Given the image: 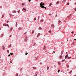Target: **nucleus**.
<instances>
[{
	"mask_svg": "<svg viewBox=\"0 0 76 76\" xmlns=\"http://www.w3.org/2000/svg\"><path fill=\"white\" fill-rule=\"evenodd\" d=\"M36 44V43H34V44H33V46H35V45Z\"/></svg>",
	"mask_w": 76,
	"mask_h": 76,
	"instance_id": "19",
	"label": "nucleus"
},
{
	"mask_svg": "<svg viewBox=\"0 0 76 76\" xmlns=\"http://www.w3.org/2000/svg\"><path fill=\"white\" fill-rule=\"evenodd\" d=\"M58 22L59 23H60V22H61V21H60V20H59Z\"/></svg>",
	"mask_w": 76,
	"mask_h": 76,
	"instance_id": "31",
	"label": "nucleus"
},
{
	"mask_svg": "<svg viewBox=\"0 0 76 76\" xmlns=\"http://www.w3.org/2000/svg\"><path fill=\"white\" fill-rule=\"evenodd\" d=\"M67 41H68V39H67Z\"/></svg>",
	"mask_w": 76,
	"mask_h": 76,
	"instance_id": "64",
	"label": "nucleus"
},
{
	"mask_svg": "<svg viewBox=\"0 0 76 76\" xmlns=\"http://www.w3.org/2000/svg\"><path fill=\"white\" fill-rule=\"evenodd\" d=\"M74 76H76V75H74Z\"/></svg>",
	"mask_w": 76,
	"mask_h": 76,
	"instance_id": "62",
	"label": "nucleus"
},
{
	"mask_svg": "<svg viewBox=\"0 0 76 76\" xmlns=\"http://www.w3.org/2000/svg\"><path fill=\"white\" fill-rule=\"evenodd\" d=\"M37 76V74H36V75H34V76Z\"/></svg>",
	"mask_w": 76,
	"mask_h": 76,
	"instance_id": "37",
	"label": "nucleus"
},
{
	"mask_svg": "<svg viewBox=\"0 0 76 76\" xmlns=\"http://www.w3.org/2000/svg\"><path fill=\"white\" fill-rule=\"evenodd\" d=\"M34 68V69H36V67H33Z\"/></svg>",
	"mask_w": 76,
	"mask_h": 76,
	"instance_id": "35",
	"label": "nucleus"
},
{
	"mask_svg": "<svg viewBox=\"0 0 76 76\" xmlns=\"http://www.w3.org/2000/svg\"><path fill=\"white\" fill-rule=\"evenodd\" d=\"M69 70V69H67V70Z\"/></svg>",
	"mask_w": 76,
	"mask_h": 76,
	"instance_id": "57",
	"label": "nucleus"
},
{
	"mask_svg": "<svg viewBox=\"0 0 76 76\" xmlns=\"http://www.w3.org/2000/svg\"><path fill=\"white\" fill-rule=\"evenodd\" d=\"M49 32H50V33H51V31H49Z\"/></svg>",
	"mask_w": 76,
	"mask_h": 76,
	"instance_id": "43",
	"label": "nucleus"
},
{
	"mask_svg": "<svg viewBox=\"0 0 76 76\" xmlns=\"http://www.w3.org/2000/svg\"><path fill=\"white\" fill-rule=\"evenodd\" d=\"M71 58V57H69L68 58V59H70V58Z\"/></svg>",
	"mask_w": 76,
	"mask_h": 76,
	"instance_id": "28",
	"label": "nucleus"
},
{
	"mask_svg": "<svg viewBox=\"0 0 76 76\" xmlns=\"http://www.w3.org/2000/svg\"><path fill=\"white\" fill-rule=\"evenodd\" d=\"M74 35H75V34H74Z\"/></svg>",
	"mask_w": 76,
	"mask_h": 76,
	"instance_id": "63",
	"label": "nucleus"
},
{
	"mask_svg": "<svg viewBox=\"0 0 76 76\" xmlns=\"http://www.w3.org/2000/svg\"><path fill=\"white\" fill-rule=\"evenodd\" d=\"M72 72V71H71L70 72H69V74H71V73Z\"/></svg>",
	"mask_w": 76,
	"mask_h": 76,
	"instance_id": "26",
	"label": "nucleus"
},
{
	"mask_svg": "<svg viewBox=\"0 0 76 76\" xmlns=\"http://www.w3.org/2000/svg\"><path fill=\"white\" fill-rule=\"evenodd\" d=\"M62 54H63V53H62V52H61V55H62Z\"/></svg>",
	"mask_w": 76,
	"mask_h": 76,
	"instance_id": "47",
	"label": "nucleus"
},
{
	"mask_svg": "<svg viewBox=\"0 0 76 76\" xmlns=\"http://www.w3.org/2000/svg\"><path fill=\"white\" fill-rule=\"evenodd\" d=\"M75 4H76V2L75 3Z\"/></svg>",
	"mask_w": 76,
	"mask_h": 76,
	"instance_id": "58",
	"label": "nucleus"
},
{
	"mask_svg": "<svg viewBox=\"0 0 76 76\" xmlns=\"http://www.w3.org/2000/svg\"><path fill=\"white\" fill-rule=\"evenodd\" d=\"M10 55H12V56L13 54V53H10Z\"/></svg>",
	"mask_w": 76,
	"mask_h": 76,
	"instance_id": "24",
	"label": "nucleus"
},
{
	"mask_svg": "<svg viewBox=\"0 0 76 76\" xmlns=\"http://www.w3.org/2000/svg\"><path fill=\"white\" fill-rule=\"evenodd\" d=\"M61 27H62V26H60L59 28V29H61Z\"/></svg>",
	"mask_w": 76,
	"mask_h": 76,
	"instance_id": "18",
	"label": "nucleus"
},
{
	"mask_svg": "<svg viewBox=\"0 0 76 76\" xmlns=\"http://www.w3.org/2000/svg\"><path fill=\"white\" fill-rule=\"evenodd\" d=\"M3 26H7V24L6 23L4 24H3Z\"/></svg>",
	"mask_w": 76,
	"mask_h": 76,
	"instance_id": "5",
	"label": "nucleus"
},
{
	"mask_svg": "<svg viewBox=\"0 0 76 76\" xmlns=\"http://www.w3.org/2000/svg\"><path fill=\"white\" fill-rule=\"evenodd\" d=\"M2 37H3V34H2Z\"/></svg>",
	"mask_w": 76,
	"mask_h": 76,
	"instance_id": "52",
	"label": "nucleus"
},
{
	"mask_svg": "<svg viewBox=\"0 0 76 76\" xmlns=\"http://www.w3.org/2000/svg\"><path fill=\"white\" fill-rule=\"evenodd\" d=\"M11 36H12V35H11L10 36V37H11Z\"/></svg>",
	"mask_w": 76,
	"mask_h": 76,
	"instance_id": "51",
	"label": "nucleus"
},
{
	"mask_svg": "<svg viewBox=\"0 0 76 76\" xmlns=\"http://www.w3.org/2000/svg\"><path fill=\"white\" fill-rule=\"evenodd\" d=\"M70 18H71V17H70V16H68V18L69 19H70Z\"/></svg>",
	"mask_w": 76,
	"mask_h": 76,
	"instance_id": "25",
	"label": "nucleus"
},
{
	"mask_svg": "<svg viewBox=\"0 0 76 76\" xmlns=\"http://www.w3.org/2000/svg\"><path fill=\"white\" fill-rule=\"evenodd\" d=\"M43 5H44V4L42 3V2H41L40 4V7L41 8H45V7Z\"/></svg>",
	"mask_w": 76,
	"mask_h": 76,
	"instance_id": "1",
	"label": "nucleus"
},
{
	"mask_svg": "<svg viewBox=\"0 0 76 76\" xmlns=\"http://www.w3.org/2000/svg\"><path fill=\"white\" fill-rule=\"evenodd\" d=\"M18 13H19L20 12V10H19V11H18Z\"/></svg>",
	"mask_w": 76,
	"mask_h": 76,
	"instance_id": "32",
	"label": "nucleus"
},
{
	"mask_svg": "<svg viewBox=\"0 0 76 76\" xmlns=\"http://www.w3.org/2000/svg\"><path fill=\"white\" fill-rule=\"evenodd\" d=\"M58 63L59 65H60V64H61V63H60V61H58Z\"/></svg>",
	"mask_w": 76,
	"mask_h": 76,
	"instance_id": "6",
	"label": "nucleus"
},
{
	"mask_svg": "<svg viewBox=\"0 0 76 76\" xmlns=\"http://www.w3.org/2000/svg\"><path fill=\"white\" fill-rule=\"evenodd\" d=\"M10 62L11 63H12V61H11Z\"/></svg>",
	"mask_w": 76,
	"mask_h": 76,
	"instance_id": "39",
	"label": "nucleus"
},
{
	"mask_svg": "<svg viewBox=\"0 0 76 76\" xmlns=\"http://www.w3.org/2000/svg\"><path fill=\"white\" fill-rule=\"evenodd\" d=\"M65 57L66 59V58H67V57H68V54L66 55L65 56Z\"/></svg>",
	"mask_w": 76,
	"mask_h": 76,
	"instance_id": "3",
	"label": "nucleus"
},
{
	"mask_svg": "<svg viewBox=\"0 0 76 76\" xmlns=\"http://www.w3.org/2000/svg\"><path fill=\"white\" fill-rule=\"evenodd\" d=\"M45 48H46V47H45V46H44V50H45Z\"/></svg>",
	"mask_w": 76,
	"mask_h": 76,
	"instance_id": "10",
	"label": "nucleus"
},
{
	"mask_svg": "<svg viewBox=\"0 0 76 76\" xmlns=\"http://www.w3.org/2000/svg\"><path fill=\"white\" fill-rule=\"evenodd\" d=\"M9 46H10V47H11V45H10Z\"/></svg>",
	"mask_w": 76,
	"mask_h": 76,
	"instance_id": "48",
	"label": "nucleus"
},
{
	"mask_svg": "<svg viewBox=\"0 0 76 76\" xmlns=\"http://www.w3.org/2000/svg\"><path fill=\"white\" fill-rule=\"evenodd\" d=\"M24 10H25V11H26V9H25L24 8H23V9H22V10H23V11Z\"/></svg>",
	"mask_w": 76,
	"mask_h": 76,
	"instance_id": "21",
	"label": "nucleus"
},
{
	"mask_svg": "<svg viewBox=\"0 0 76 76\" xmlns=\"http://www.w3.org/2000/svg\"><path fill=\"white\" fill-rule=\"evenodd\" d=\"M39 35H40V33H39V34H38V36H39Z\"/></svg>",
	"mask_w": 76,
	"mask_h": 76,
	"instance_id": "41",
	"label": "nucleus"
},
{
	"mask_svg": "<svg viewBox=\"0 0 76 76\" xmlns=\"http://www.w3.org/2000/svg\"><path fill=\"white\" fill-rule=\"evenodd\" d=\"M16 76H18V74H16Z\"/></svg>",
	"mask_w": 76,
	"mask_h": 76,
	"instance_id": "34",
	"label": "nucleus"
},
{
	"mask_svg": "<svg viewBox=\"0 0 76 76\" xmlns=\"http://www.w3.org/2000/svg\"><path fill=\"white\" fill-rule=\"evenodd\" d=\"M17 26H18V22L16 23V24L15 25L16 27H17Z\"/></svg>",
	"mask_w": 76,
	"mask_h": 76,
	"instance_id": "11",
	"label": "nucleus"
},
{
	"mask_svg": "<svg viewBox=\"0 0 76 76\" xmlns=\"http://www.w3.org/2000/svg\"><path fill=\"white\" fill-rule=\"evenodd\" d=\"M60 70H59L58 71V73H59V72H60Z\"/></svg>",
	"mask_w": 76,
	"mask_h": 76,
	"instance_id": "29",
	"label": "nucleus"
},
{
	"mask_svg": "<svg viewBox=\"0 0 76 76\" xmlns=\"http://www.w3.org/2000/svg\"><path fill=\"white\" fill-rule=\"evenodd\" d=\"M57 15H56V17H57Z\"/></svg>",
	"mask_w": 76,
	"mask_h": 76,
	"instance_id": "53",
	"label": "nucleus"
},
{
	"mask_svg": "<svg viewBox=\"0 0 76 76\" xmlns=\"http://www.w3.org/2000/svg\"><path fill=\"white\" fill-rule=\"evenodd\" d=\"M34 20H36V18H34Z\"/></svg>",
	"mask_w": 76,
	"mask_h": 76,
	"instance_id": "30",
	"label": "nucleus"
},
{
	"mask_svg": "<svg viewBox=\"0 0 76 76\" xmlns=\"http://www.w3.org/2000/svg\"><path fill=\"white\" fill-rule=\"evenodd\" d=\"M12 29H13V28H12L11 29H10V31H12Z\"/></svg>",
	"mask_w": 76,
	"mask_h": 76,
	"instance_id": "23",
	"label": "nucleus"
},
{
	"mask_svg": "<svg viewBox=\"0 0 76 76\" xmlns=\"http://www.w3.org/2000/svg\"><path fill=\"white\" fill-rule=\"evenodd\" d=\"M69 15L71 16V14H70Z\"/></svg>",
	"mask_w": 76,
	"mask_h": 76,
	"instance_id": "60",
	"label": "nucleus"
},
{
	"mask_svg": "<svg viewBox=\"0 0 76 76\" xmlns=\"http://www.w3.org/2000/svg\"><path fill=\"white\" fill-rule=\"evenodd\" d=\"M10 55H8V57H10Z\"/></svg>",
	"mask_w": 76,
	"mask_h": 76,
	"instance_id": "46",
	"label": "nucleus"
},
{
	"mask_svg": "<svg viewBox=\"0 0 76 76\" xmlns=\"http://www.w3.org/2000/svg\"><path fill=\"white\" fill-rule=\"evenodd\" d=\"M31 0H28V1H29V2H30V1H31Z\"/></svg>",
	"mask_w": 76,
	"mask_h": 76,
	"instance_id": "50",
	"label": "nucleus"
},
{
	"mask_svg": "<svg viewBox=\"0 0 76 76\" xmlns=\"http://www.w3.org/2000/svg\"><path fill=\"white\" fill-rule=\"evenodd\" d=\"M3 50H4V48H5L4 47V46H3Z\"/></svg>",
	"mask_w": 76,
	"mask_h": 76,
	"instance_id": "33",
	"label": "nucleus"
},
{
	"mask_svg": "<svg viewBox=\"0 0 76 76\" xmlns=\"http://www.w3.org/2000/svg\"><path fill=\"white\" fill-rule=\"evenodd\" d=\"M52 27H53V28H54V24H52L51 25Z\"/></svg>",
	"mask_w": 76,
	"mask_h": 76,
	"instance_id": "7",
	"label": "nucleus"
},
{
	"mask_svg": "<svg viewBox=\"0 0 76 76\" xmlns=\"http://www.w3.org/2000/svg\"><path fill=\"white\" fill-rule=\"evenodd\" d=\"M75 11H76V8H75Z\"/></svg>",
	"mask_w": 76,
	"mask_h": 76,
	"instance_id": "49",
	"label": "nucleus"
},
{
	"mask_svg": "<svg viewBox=\"0 0 76 76\" xmlns=\"http://www.w3.org/2000/svg\"><path fill=\"white\" fill-rule=\"evenodd\" d=\"M73 33H74L73 32V31H72V34H73Z\"/></svg>",
	"mask_w": 76,
	"mask_h": 76,
	"instance_id": "45",
	"label": "nucleus"
},
{
	"mask_svg": "<svg viewBox=\"0 0 76 76\" xmlns=\"http://www.w3.org/2000/svg\"><path fill=\"white\" fill-rule=\"evenodd\" d=\"M41 22H44V19H42L41 20Z\"/></svg>",
	"mask_w": 76,
	"mask_h": 76,
	"instance_id": "12",
	"label": "nucleus"
},
{
	"mask_svg": "<svg viewBox=\"0 0 76 76\" xmlns=\"http://www.w3.org/2000/svg\"><path fill=\"white\" fill-rule=\"evenodd\" d=\"M4 15H3L2 16V18H4Z\"/></svg>",
	"mask_w": 76,
	"mask_h": 76,
	"instance_id": "15",
	"label": "nucleus"
},
{
	"mask_svg": "<svg viewBox=\"0 0 76 76\" xmlns=\"http://www.w3.org/2000/svg\"><path fill=\"white\" fill-rule=\"evenodd\" d=\"M49 15H51V14H49Z\"/></svg>",
	"mask_w": 76,
	"mask_h": 76,
	"instance_id": "59",
	"label": "nucleus"
},
{
	"mask_svg": "<svg viewBox=\"0 0 76 76\" xmlns=\"http://www.w3.org/2000/svg\"><path fill=\"white\" fill-rule=\"evenodd\" d=\"M7 53H9V50H7Z\"/></svg>",
	"mask_w": 76,
	"mask_h": 76,
	"instance_id": "22",
	"label": "nucleus"
},
{
	"mask_svg": "<svg viewBox=\"0 0 76 76\" xmlns=\"http://www.w3.org/2000/svg\"><path fill=\"white\" fill-rule=\"evenodd\" d=\"M22 5H24V4H23V3L22 4Z\"/></svg>",
	"mask_w": 76,
	"mask_h": 76,
	"instance_id": "54",
	"label": "nucleus"
},
{
	"mask_svg": "<svg viewBox=\"0 0 76 76\" xmlns=\"http://www.w3.org/2000/svg\"><path fill=\"white\" fill-rule=\"evenodd\" d=\"M52 5V4L51 3H50L49 4V6L50 7Z\"/></svg>",
	"mask_w": 76,
	"mask_h": 76,
	"instance_id": "17",
	"label": "nucleus"
},
{
	"mask_svg": "<svg viewBox=\"0 0 76 76\" xmlns=\"http://www.w3.org/2000/svg\"><path fill=\"white\" fill-rule=\"evenodd\" d=\"M66 60L65 59H64L61 61L62 62H63V61H65Z\"/></svg>",
	"mask_w": 76,
	"mask_h": 76,
	"instance_id": "16",
	"label": "nucleus"
},
{
	"mask_svg": "<svg viewBox=\"0 0 76 76\" xmlns=\"http://www.w3.org/2000/svg\"><path fill=\"white\" fill-rule=\"evenodd\" d=\"M47 70H48L49 69V66H47Z\"/></svg>",
	"mask_w": 76,
	"mask_h": 76,
	"instance_id": "20",
	"label": "nucleus"
},
{
	"mask_svg": "<svg viewBox=\"0 0 76 76\" xmlns=\"http://www.w3.org/2000/svg\"><path fill=\"white\" fill-rule=\"evenodd\" d=\"M28 54V53H26L25 55H27Z\"/></svg>",
	"mask_w": 76,
	"mask_h": 76,
	"instance_id": "36",
	"label": "nucleus"
},
{
	"mask_svg": "<svg viewBox=\"0 0 76 76\" xmlns=\"http://www.w3.org/2000/svg\"><path fill=\"white\" fill-rule=\"evenodd\" d=\"M60 58H63V56H60Z\"/></svg>",
	"mask_w": 76,
	"mask_h": 76,
	"instance_id": "9",
	"label": "nucleus"
},
{
	"mask_svg": "<svg viewBox=\"0 0 76 76\" xmlns=\"http://www.w3.org/2000/svg\"><path fill=\"white\" fill-rule=\"evenodd\" d=\"M39 30H42V28L41 27H40L39 28Z\"/></svg>",
	"mask_w": 76,
	"mask_h": 76,
	"instance_id": "8",
	"label": "nucleus"
},
{
	"mask_svg": "<svg viewBox=\"0 0 76 76\" xmlns=\"http://www.w3.org/2000/svg\"><path fill=\"white\" fill-rule=\"evenodd\" d=\"M7 26L8 27L9 26V24H7Z\"/></svg>",
	"mask_w": 76,
	"mask_h": 76,
	"instance_id": "40",
	"label": "nucleus"
},
{
	"mask_svg": "<svg viewBox=\"0 0 76 76\" xmlns=\"http://www.w3.org/2000/svg\"><path fill=\"white\" fill-rule=\"evenodd\" d=\"M7 23H8V22H9V20H7Z\"/></svg>",
	"mask_w": 76,
	"mask_h": 76,
	"instance_id": "42",
	"label": "nucleus"
},
{
	"mask_svg": "<svg viewBox=\"0 0 76 76\" xmlns=\"http://www.w3.org/2000/svg\"><path fill=\"white\" fill-rule=\"evenodd\" d=\"M1 28H0V30H1Z\"/></svg>",
	"mask_w": 76,
	"mask_h": 76,
	"instance_id": "55",
	"label": "nucleus"
},
{
	"mask_svg": "<svg viewBox=\"0 0 76 76\" xmlns=\"http://www.w3.org/2000/svg\"><path fill=\"white\" fill-rule=\"evenodd\" d=\"M22 27H20L18 28V30H22Z\"/></svg>",
	"mask_w": 76,
	"mask_h": 76,
	"instance_id": "2",
	"label": "nucleus"
},
{
	"mask_svg": "<svg viewBox=\"0 0 76 76\" xmlns=\"http://www.w3.org/2000/svg\"><path fill=\"white\" fill-rule=\"evenodd\" d=\"M34 32H35V31L34 30H32V34H33Z\"/></svg>",
	"mask_w": 76,
	"mask_h": 76,
	"instance_id": "4",
	"label": "nucleus"
},
{
	"mask_svg": "<svg viewBox=\"0 0 76 76\" xmlns=\"http://www.w3.org/2000/svg\"><path fill=\"white\" fill-rule=\"evenodd\" d=\"M60 3V2L59 1L57 2H56V4H58V3Z\"/></svg>",
	"mask_w": 76,
	"mask_h": 76,
	"instance_id": "14",
	"label": "nucleus"
},
{
	"mask_svg": "<svg viewBox=\"0 0 76 76\" xmlns=\"http://www.w3.org/2000/svg\"><path fill=\"white\" fill-rule=\"evenodd\" d=\"M45 9H46V7H45Z\"/></svg>",
	"mask_w": 76,
	"mask_h": 76,
	"instance_id": "61",
	"label": "nucleus"
},
{
	"mask_svg": "<svg viewBox=\"0 0 76 76\" xmlns=\"http://www.w3.org/2000/svg\"><path fill=\"white\" fill-rule=\"evenodd\" d=\"M13 13H16L17 12L15 10V11H13Z\"/></svg>",
	"mask_w": 76,
	"mask_h": 76,
	"instance_id": "13",
	"label": "nucleus"
},
{
	"mask_svg": "<svg viewBox=\"0 0 76 76\" xmlns=\"http://www.w3.org/2000/svg\"><path fill=\"white\" fill-rule=\"evenodd\" d=\"M69 65H68L67 66V67H68V68H69Z\"/></svg>",
	"mask_w": 76,
	"mask_h": 76,
	"instance_id": "38",
	"label": "nucleus"
},
{
	"mask_svg": "<svg viewBox=\"0 0 76 76\" xmlns=\"http://www.w3.org/2000/svg\"><path fill=\"white\" fill-rule=\"evenodd\" d=\"M39 18H40L39 16L38 18V19H39Z\"/></svg>",
	"mask_w": 76,
	"mask_h": 76,
	"instance_id": "44",
	"label": "nucleus"
},
{
	"mask_svg": "<svg viewBox=\"0 0 76 76\" xmlns=\"http://www.w3.org/2000/svg\"><path fill=\"white\" fill-rule=\"evenodd\" d=\"M53 53H55V52L53 51Z\"/></svg>",
	"mask_w": 76,
	"mask_h": 76,
	"instance_id": "56",
	"label": "nucleus"
},
{
	"mask_svg": "<svg viewBox=\"0 0 76 76\" xmlns=\"http://www.w3.org/2000/svg\"><path fill=\"white\" fill-rule=\"evenodd\" d=\"M67 5H69V3H68L67 4Z\"/></svg>",
	"mask_w": 76,
	"mask_h": 76,
	"instance_id": "27",
	"label": "nucleus"
}]
</instances>
